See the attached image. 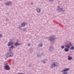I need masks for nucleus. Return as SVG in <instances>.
<instances>
[{
    "label": "nucleus",
    "mask_w": 74,
    "mask_h": 74,
    "mask_svg": "<svg viewBox=\"0 0 74 74\" xmlns=\"http://www.w3.org/2000/svg\"><path fill=\"white\" fill-rule=\"evenodd\" d=\"M58 65L57 63L56 62H53V64L51 66V68H53V67H54L55 66H58Z\"/></svg>",
    "instance_id": "1"
},
{
    "label": "nucleus",
    "mask_w": 74,
    "mask_h": 74,
    "mask_svg": "<svg viewBox=\"0 0 74 74\" xmlns=\"http://www.w3.org/2000/svg\"><path fill=\"white\" fill-rule=\"evenodd\" d=\"M68 45L67 44H66L65 45V46L66 47H67V48H69L71 46V42H68Z\"/></svg>",
    "instance_id": "2"
},
{
    "label": "nucleus",
    "mask_w": 74,
    "mask_h": 74,
    "mask_svg": "<svg viewBox=\"0 0 74 74\" xmlns=\"http://www.w3.org/2000/svg\"><path fill=\"white\" fill-rule=\"evenodd\" d=\"M13 56V54L12 53H10L6 55V57H10V56Z\"/></svg>",
    "instance_id": "3"
},
{
    "label": "nucleus",
    "mask_w": 74,
    "mask_h": 74,
    "mask_svg": "<svg viewBox=\"0 0 74 74\" xmlns=\"http://www.w3.org/2000/svg\"><path fill=\"white\" fill-rule=\"evenodd\" d=\"M69 70H70L69 68H66L64 70H62L61 72H65V71H69Z\"/></svg>",
    "instance_id": "4"
},
{
    "label": "nucleus",
    "mask_w": 74,
    "mask_h": 74,
    "mask_svg": "<svg viewBox=\"0 0 74 74\" xmlns=\"http://www.w3.org/2000/svg\"><path fill=\"white\" fill-rule=\"evenodd\" d=\"M5 67L6 70H10V67H9L8 66L6 65L5 66Z\"/></svg>",
    "instance_id": "5"
},
{
    "label": "nucleus",
    "mask_w": 74,
    "mask_h": 74,
    "mask_svg": "<svg viewBox=\"0 0 74 74\" xmlns=\"http://www.w3.org/2000/svg\"><path fill=\"white\" fill-rule=\"evenodd\" d=\"M11 4H12V3L10 2H9L5 3V5H11Z\"/></svg>",
    "instance_id": "6"
},
{
    "label": "nucleus",
    "mask_w": 74,
    "mask_h": 74,
    "mask_svg": "<svg viewBox=\"0 0 74 74\" xmlns=\"http://www.w3.org/2000/svg\"><path fill=\"white\" fill-rule=\"evenodd\" d=\"M22 44L21 43H18L17 42L15 43L14 45L15 46H17V45H21Z\"/></svg>",
    "instance_id": "7"
},
{
    "label": "nucleus",
    "mask_w": 74,
    "mask_h": 74,
    "mask_svg": "<svg viewBox=\"0 0 74 74\" xmlns=\"http://www.w3.org/2000/svg\"><path fill=\"white\" fill-rule=\"evenodd\" d=\"M50 51H53V48L52 47H51L49 49Z\"/></svg>",
    "instance_id": "8"
},
{
    "label": "nucleus",
    "mask_w": 74,
    "mask_h": 74,
    "mask_svg": "<svg viewBox=\"0 0 74 74\" xmlns=\"http://www.w3.org/2000/svg\"><path fill=\"white\" fill-rule=\"evenodd\" d=\"M14 46H11V47L10 48V51H11L12 49H13V48H14Z\"/></svg>",
    "instance_id": "9"
},
{
    "label": "nucleus",
    "mask_w": 74,
    "mask_h": 74,
    "mask_svg": "<svg viewBox=\"0 0 74 74\" xmlns=\"http://www.w3.org/2000/svg\"><path fill=\"white\" fill-rule=\"evenodd\" d=\"M64 51L65 52H68V51H69V50L68 48H65L64 49Z\"/></svg>",
    "instance_id": "10"
},
{
    "label": "nucleus",
    "mask_w": 74,
    "mask_h": 74,
    "mask_svg": "<svg viewBox=\"0 0 74 74\" xmlns=\"http://www.w3.org/2000/svg\"><path fill=\"white\" fill-rule=\"evenodd\" d=\"M26 23H22L21 24V26L22 27H24L25 26Z\"/></svg>",
    "instance_id": "11"
},
{
    "label": "nucleus",
    "mask_w": 74,
    "mask_h": 74,
    "mask_svg": "<svg viewBox=\"0 0 74 74\" xmlns=\"http://www.w3.org/2000/svg\"><path fill=\"white\" fill-rule=\"evenodd\" d=\"M68 60H71V59H73V58H71V57L70 56H68Z\"/></svg>",
    "instance_id": "12"
},
{
    "label": "nucleus",
    "mask_w": 74,
    "mask_h": 74,
    "mask_svg": "<svg viewBox=\"0 0 74 74\" xmlns=\"http://www.w3.org/2000/svg\"><path fill=\"white\" fill-rule=\"evenodd\" d=\"M40 9L39 8H38L37 9V12H38V13H39V12H40Z\"/></svg>",
    "instance_id": "13"
},
{
    "label": "nucleus",
    "mask_w": 74,
    "mask_h": 74,
    "mask_svg": "<svg viewBox=\"0 0 74 74\" xmlns=\"http://www.w3.org/2000/svg\"><path fill=\"white\" fill-rule=\"evenodd\" d=\"M12 45V43H11L10 42H9L8 44V46H10Z\"/></svg>",
    "instance_id": "14"
},
{
    "label": "nucleus",
    "mask_w": 74,
    "mask_h": 74,
    "mask_svg": "<svg viewBox=\"0 0 74 74\" xmlns=\"http://www.w3.org/2000/svg\"><path fill=\"white\" fill-rule=\"evenodd\" d=\"M39 46L40 47H42V43H40L39 44Z\"/></svg>",
    "instance_id": "15"
},
{
    "label": "nucleus",
    "mask_w": 74,
    "mask_h": 74,
    "mask_svg": "<svg viewBox=\"0 0 74 74\" xmlns=\"http://www.w3.org/2000/svg\"><path fill=\"white\" fill-rule=\"evenodd\" d=\"M74 49V47L73 46H72L71 48H70V49H71V50H73V49Z\"/></svg>",
    "instance_id": "16"
},
{
    "label": "nucleus",
    "mask_w": 74,
    "mask_h": 74,
    "mask_svg": "<svg viewBox=\"0 0 74 74\" xmlns=\"http://www.w3.org/2000/svg\"><path fill=\"white\" fill-rule=\"evenodd\" d=\"M37 56L38 57H41V55L39 54H37Z\"/></svg>",
    "instance_id": "17"
},
{
    "label": "nucleus",
    "mask_w": 74,
    "mask_h": 74,
    "mask_svg": "<svg viewBox=\"0 0 74 74\" xmlns=\"http://www.w3.org/2000/svg\"><path fill=\"white\" fill-rule=\"evenodd\" d=\"M61 48L62 49H63L64 48V47L63 46H62L61 47Z\"/></svg>",
    "instance_id": "18"
},
{
    "label": "nucleus",
    "mask_w": 74,
    "mask_h": 74,
    "mask_svg": "<svg viewBox=\"0 0 74 74\" xmlns=\"http://www.w3.org/2000/svg\"><path fill=\"white\" fill-rule=\"evenodd\" d=\"M60 11H63V9H60Z\"/></svg>",
    "instance_id": "19"
},
{
    "label": "nucleus",
    "mask_w": 74,
    "mask_h": 74,
    "mask_svg": "<svg viewBox=\"0 0 74 74\" xmlns=\"http://www.w3.org/2000/svg\"><path fill=\"white\" fill-rule=\"evenodd\" d=\"M17 74H24L22 73H18Z\"/></svg>",
    "instance_id": "20"
},
{
    "label": "nucleus",
    "mask_w": 74,
    "mask_h": 74,
    "mask_svg": "<svg viewBox=\"0 0 74 74\" xmlns=\"http://www.w3.org/2000/svg\"><path fill=\"white\" fill-rule=\"evenodd\" d=\"M63 74H67V73L66 72H64V73Z\"/></svg>",
    "instance_id": "21"
},
{
    "label": "nucleus",
    "mask_w": 74,
    "mask_h": 74,
    "mask_svg": "<svg viewBox=\"0 0 74 74\" xmlns=\"http://www.w3.org/2000/svg\"><path fill=\"white\" fill-rule=\"evenodd\" d=\"M30 44H28V46H30Z\"/></svg>",
    "instance_id": "22"
},
{
    "label": "nucleus",
    "mask_w": 74,
    "mask_h": 74,
    "mask_svg": "<svg viewBox=\"0 0 74 74\" xmlns=\"http://www.w3.org/2000/svg\"><path fill=\"white\" fill-rule=\"evenodd\" d=\"M58 9H59L60 8V7L59 6H58Z\"/></svg>",
    "instance_id": "23"
},
{
    "label": "nucleus",
    "mask_w": 74,
    "mask_h": 74,
    "mask_svg": "<svg viewBox=\"0 0 74 74\" xmlns=\"http://www.w3.org/2000/svg\"><path fill=\"white\" fill-rule=\"evenodd\" d=\"M50 1H53V0H49Z\"/></svg>",
    "instance_id": "24"
},
{
    "label": "nucleus",
    "mask_w": 74,
    "mask_h": 74,
    "mask_svg": "<svg viewBox=\"0 0 74 74\" xmlns=\"http://www.w3.org/2000/svg\"><path fill=\"white\" fill-rule=\"evenodd\" d=\"M1 37V35H0V37Z\"/></svg>",
    "instance_id": "25"
},
{
    "label": "nucleus",
    "mask_w": 74,
    "mask_h": 74,
    "mask_svg": "<svg viewBox=\"0 0 74 74\" xmlns=\"http://www.w3.org/2000/svg\"><path fill=\"white\" fill-rule=\"evenodd\" d=\"M43 62L44 63H45V62Z\"/></svg>",
    "instance_id": "26"
},
{
    "label": "nucleus",
    "mask_w": 74,
    "mask_h": 74,
    "mask_svg": "<svg viewBox=\"0 0 74 74\" xmlns=\"http://www.w3.org/2000/svg\"><path fill=\"white\" fill-rule=\"evenodd\" d=\"M53 39V38H51L52 40Z\"/></svg>",
    "instance_id": "27"
}]
</instances>
